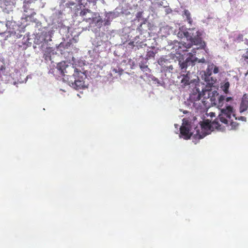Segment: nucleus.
Wrapping results in <instances>:
<instances>
[{"mask_svg": "<svg viewBox=\"0 0 248 248\" xmlns=\"http://www.w3.org/2000/svg\"><path fill=\"white\" fill-rule=\"evenodd\" d=\"M219 122L218 116L212 123L208 120L203 121L201 124V132L199 130H197V133L194 135V138L199 140L203 138L209 134L214 127L218 128L221 126Z\"/></svg>", "mask_w": 248, "mask_h": 248, "instance_id": "obj_1", "label": "nucleus"}, {"mask_svg": "<svg viewBox=\"0 0 248 248\" xmlns=\"http://www.w3.org/2000/svg\"><path fill=\"white\" fill-rule=\"evenodd\" d=\"M234 118L236 120L235 115L233 111V108L232 107L229 106L226 108L222 109L221 113L218 115L219 121L221 124H225L228 126L230 125L232 129H235L238 125V123L236 122H233L232 117Z\"/></svg>", "mask_w": 248, "mask_h": 248, "instance_id": "obj_2", "label": "nucleus"}, {"mask_svg": "<svg viewBox=\"0 0 248 248\" xmlns=\"http://www.w3.org/2000/svg\"><path fill=\"white\" fill-rule=\"evenodd\" d=\"M57 69L59 71L61 75L63 77V80L67 82L72 76H77V73L80 71H78L74 64H68L65 62L58 63Z\"/></svg>", "mask_w": 248, "mask_h": 248, "instance_id": "obj_3", "label": "nucleus"}, {"mask_svg": "<svg viewBox=\"0 0 248 248\" xmlns=\"http://www.w3.org/2000/svg\"><path fill=\"white\" fill-rule=\"evenodd\" d=\"M184 34L187 40L190 41L187 44L185 43L183 44L186 48H190L193 44L198 45L202 44L201 34L199 31H195L194 29H189L188 31L184 32Z\"/></svg>", "mask_w": 248, "mask_h": 248, "instance_id": "obj_4", "label": "nucleus"}, {"mask_svg": "<svg viewBox=\"0 0 248 248\" xmlns=\"http://www.w3.org/2000/svg\"><path fill=\"white\" fill-rule=\"evenodd\" d=\"M212 71L214 74H217L219 72V68L214 63H211L208 65L203 76L205 81L210 85H213L216 81V78L211 77Z\"/></svg>", "mask_w": 248, "mask_h": 248, "instance_id": "obj_5", "label": "nucleus"}, {"mask_svg": "<svg viewBox=\"0 0 248 248\" xmlns=\"http://www.w3.org/2000/svg\"><path fill=\"white\" fill-rule=\"evenodd\" d=\"M196 53V49H193L192 52L188 53V57L186 59V61L180 64V67L181 69L183 71V69H186L188 66H193L195 64V62L197 61L198 62L205 63V59L202 58L198 59L195 57V55Z\"/></svg>", "mask_w": 248, "mask_h": 248, "instance_id": "obj_6", "label": "nucleus"}, {"mask_svg": "<svg viewBox=\"0 0 248 248\" xmlns=\"http://www.w3.org/2000/svg\"><path fill=\"white\" fill-rule=\"evenodd\" d=\"M77 76H72L67 83L73 88L79 90L82 89L84 86V75L81 71L77 73Z\"/></svg>", "mask_w": 248, "mask_h": 248, "instance_id": "obj_7", "label": "nucleus"}, {"mask_svg": "<svg viewBox=\"0 0 248 248\" xmlns=\"http://www.w3.org/2000/svg\"><path fill=\"white\" fill-rule=\"evenodd\" d=\"M202 96V93L199 89L195 88L193 92L190 94L189 101L193 104V106L198 108L201 107L200 105H197V101H199Z\"/></svg>", "mask_w": 248, "mask_h": 248, "instance_id": "obj_8", "label": "nucleus"}, {"mask_svg": "<svg viewBox=\"0 0 248 248\" xmlns=\"http://www.w3.org/2000/svg\"><path fill=\"white\" fill-rule=\"evenodd\" d=\"M180 134L185 140H188L192 136L189 127L187 125H182L180 128Z\"/></svg>", "mask_w": 248, "mask_h": 248, "instance_id": "obj_9", "label": "nucleus"}, {"mask_svg": "<svg viewBox=\"0 0 248 248\" xmlns=\"http://www.w3.org/2000/svg\"><path fill=\"white\" fill-rule=\"evenodd\" d=\"M32 2L30 0H25L24 1L23 9L24 12L25 13H29L30 16H33L36 14L35 12L33 11L34 9L31 5Z\"/></svg>", "mask_w": 248, "mask_h": 248, "instance_id": "obj_10", "label": "nucleus"}, {"mask_svg": "<svg viewBox=\"0 0 248 248\" xmlns=\"http://www.w3.org/2000/svg\"><path fill=\"white\" fill-rule=\"evenodd\" d=\"M248 108V98L246 94H244L242 98L240 106L241 112L246 111Z\"/></svg>", "mask_w": 248, "mask_h": 248, "instance_id": "obj_11", "label": "nucleus"}, {"mask_svg": "<svg viewBox=\"0 0 248 248\" xmlns=\"http://www.w3.org/2000/svg\"><path fill=\"white\" fill-rule=\"evenodd\" d=\"M44 58L46 61L51 60V53L53 50L51 47L47 46L45 50H43Z\"/></svg>", "mask_w": 248, "mask_h": 248, "instance_id": "obj_12", "label": "nucleus"}, {"mask_svg": "<svg viewBox=\"0 0 248 248\" xmlns=\"http://www.w3.org/2000/svg\"><path fill=\"white\" fill-rule=\"evenodd\" d=\"M240 62L243 65L248 66V48L242 55Z\"/></svg>", "mask_w": 248, "mask_h": 248, "instance_id": "obj_13", "label": "nucleus"}, {"mask_svg": "<svg viewBox=\"0 0 248 248\" xmlns=\"http://www.w3.org/2000/svg\"><path fill=\"white\" fill-rule=\"evenodd\" d=\"M189 75L190 72H188L184 76L183 78L181 80V83H183L185 86L190 84V81Z\"/></svg>", "mask_w": 248, "mask_h": 248, "instance_id": "obj_14", "label": "nucleus"}, {"mask_svg": "<svg viewBox=\"0 0 248 248\" xmlns=\"http://www.w3.org/2000/svg\"><path fill=\"white\" fill-rule=\"evenodd\" d=\"M183 16H186V20L187 21L188 23L190 24H191L192 23V19L191 17V14L189 11L188 10H185L184 11V14L183 15Z\"/></svg>", "mask_w": 248, "mask_h": 248, "instance_id": "obj_15", "label": "nucleus"}, {"mask_svg": "<svg viewBox=\"0 0 248 248\" xmlns=\"http://www.w3.org/2000/svg\"><path fill=\"white\" fill-rule=\"evenodd\" d=\"M88 13H92L91 11L89 9H84L81 11L79 15L81 16H85Z\"/></svg>", "mask_w": 248, "mask_h": 248, "instance_id": "obj_16", "label": "nucleus"}, {"mask_svg": "<svg viewBox=\"0 0 248 248\" xmlns=\"http://www.w3.org/2000/svg\"><path fill=\"white\" fill-rule=\"evenodd\" d=\"M140 68L143 72H148L149 71V68L145 65H140Z\"/></svg>", "mask_w": 248, "mask_h": 248, "instance_id": "obj_17", "label": "nucleus"}, {"mask_svg": "<svg viewBox=\"0 0 248 248\" xmlns=\"http://www.w3.org/2000/svg\"><path fill=\"white\" fill-rule=\"evenodd\" d=\"M144 24H145V23L140 24L137 29V30L141 34L144 32V30L142 28V25Z\"/></svg>", "mask_w": 248, "mask_h": 248, "instance_id": "obj_18", "label": "nucleus"}, {"mask_svg": "<svg viewBox=\"0 0 248 248\" xmlns=\"http://www.w3.org/2000/svg\"><path fill=\"white\" fill-rule=\"evenodd\" d=\"M230 84L228 82L225 83L223 86V91L227 93L228 92V89L229 88Z\"/></svg>", "mask_w": 248, "mask_h": 248, "instance_id": "obj_19", "label": "nucleus"}, {"mask_svg": "<svg viewBox=\"0 0 248 248\" xmlns=\"http://www.w3.org/2000/svg\"><path fill=\"white\" fill-rule=\"evenodd\" d=\"M75 5V2H69L66 3V6L67 7H71Z\"/></svg>", "mask_w": 248, "mask_h": 248, "instance_id": "obj_20", "label": "nucleus"}, {"mask_svg": "<svg viewBox=\"0 0 248 248\" xmlns=\"http://www.w3.org/2000/svg\"><path fill=\"white\" fill-rule=\"evenodd\" d=\"M141 15H142V13H141V12L138 13L137 15V17H138V18L140 17V16H141Z\"/></svg>", "mask_w": 248, "mask_h": 248, "instance_id": "obj_21", "label": "nucleus"}, {"mask_svg": "<svg viewBox=\"0 0 248 248\" xmlns=\"http://www.w3.org/2000/svg\"><path fill=\"white\" fill-rule=\"evenodd\" d=\"M134 42H130V43H129V45L131 46H134Z\"/></svg>", "mask_w": 248, "mask_h": 248, "instance_id": "obj_22", "label": "nucleus"}, {"mask_svg": "<svg viewBox=\"0 0 248 248\" xmlns=\"http://www.w3.org/2000/svg\"><path fill=\"white\" fill-rule=\"evenodd\" d=\"M78 3L80 5H82V0H78Z\"/></svg>", "mask_w": 248, "mask_h": 248, "instance_id": "obj_23", "label": "nucleus"}, {"mask_svg": "<svg viewBox=\"0 0 248 248\" xmlns=\"http://www.w3.org/2000/svg\"><path fill=\"white\" fill-rule=\"evenodd\" d=\"M222 98L223 99V97L222 96H219V100H220Z\"/></svg>", "mask_w": 248, "mask_h": 248, "instance_id": "obj_24", "label": "nucleus"}, {"mask_svg": "<svg viewBox=\"0 0 248 248\" xmlns=\"http://www.w3.org/2000/svg\"><path fill=\"white\" fill-rule=\"evenodd\" d=\"M62 46H63V45L62 44V43H61L60 44V47H62Z\"/></svg>", "mask_w": 248, "mask_h": 248, "instance_id": "obj_25", "label": "nucleus"}, {"mask_svg": "<svg viewBox=\"0 0 248 248\" xmlns=\"http://www.w3.org/2000/svg\"><path fill=\"white\" fill-rule=\"evenodd\" d=\"M247 75H248V70L247 72L246 73V76H247Z\"/></svg>", "mask_w": 248, "mask_h": 248, "instance_id": "obj_26", "label": "nucleus"}, {"mask_svg": "<svg viewBox=\"0 0 248 248\" xmlns=\"http://www.w3.org/2000/svg\"><path fill=\"white\" fill-rule=\"evenodd\" d=\"M229 99H230V98H227V101H229Z\"/></svg>", "mask_w": 248, "mask_h": 248, "instance_id": "obj_27", "label": "nucleus"}]
</instances>
